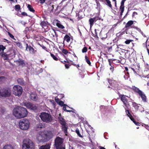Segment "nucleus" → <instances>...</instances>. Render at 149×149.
Returning a JSON list of instances; mask_svg holds the SVG:
<instances>
[{"label":"nucleus","mask_w":149,"mask_h":149,"mask_svg":"<svg viewBox=\"0 0 149 149\" xmlns=\"http://www.w3.org/2000/svg\"><path fill=\"white\" fill-rule=\"evenodd\" d=\"M15 50H13L10 54H7L6 52H3L1 54V56L3 58L4 60H8L9 57H15Z\"/></svg>","instance_id":"9d476101"},{"label":"nucleus","mask_w":149,"mask_h":149,"mask_svg":"<svg viewBox=\"0 0 149 149\" xmlns=\"http://www.w3.org/2000/svg\"><path fill=\"white\" fill-rule=\"evenodd\" d=\"M16 63L18 64L19 65L21 66L22 67H24L25 66L24 61L21 58H19L18 60H17Z\"/></svg>","instance_id":"f3484780"},{"label":"nucleus","mask_w":149,"mask_h":149,"mask_svg":"<svg viewBox=\"0 0 149 149\" xmlns=\"http://www.w3.org/2000/svg\"><path fill=\"white\" fill-rule=\"evenodd\" d=\"M132 106L134 107L135 109L136 110H137L139 109V106L138 104L135 102H132Z\"/></svg>","instance_id":"a878e982"},{"label":"nucleus","mask_w":149,"mask_h":149,"mask_svg":"<svg viewBox=\"0 0 149 149\" xmlns=\"http://www.w3.org/2000/svg\"><path fill=\"white\" fill-rule=\"evenodd\" d=\"M133 40H127L125 42V43L127 45L129 44L131 42L133 41Z\"/></svg>","instance_id":"c03bdc74"},{"label":"nucleus","mask_w":149,"mask_h":149,"mask_svg":"<svg viewBox=\"0 0 149 149\" xmlns=\"http://www.w3.org/2000/svg\"><path fill=\"white\" fill-rule=\"evenodd\" d=\"M125 70L126 71H127V74H129V72H128V71H129V68H128L127 67H125Z\"/></svg>","instance_id":"5fc2aeb1"},{"label":"nucleus","mask_w":149,"mask_h":149,"mask_svg":"<svg viewBox=\"0 0 149 149\" xmlns=\"http://www.w3.org/2000/svg\"><path fill=\"white\" fill-rule=\"evenodd\" d=\"M41 132V135L43 136L45 141L48 139H49L52 134L51 132L44 131Z\"/></svg>","instance_id":"4468645a"},{"label":"nucleus","mask_w":149,"mask_h":149,"mask_svg":"<svg viewBox=\"0 0 149 149\" xmlns=\"http://www.w3.org/2000/svg\"><path fill=\"white\" fill-rule=\"evenodd\" d=\"M7 33H8V35L11 38H12L14 40H16V39L14 38V36L12 34H11L10 32H7Z\"/></svg>","instance_id":"58836bf2"},{"label":"nucleus","mask_w":149,"mask_h":149,"mask_svg":"<svg viewBox=\"0 0 149 149\" xmlns=\"http://www.w3.org/2000/svg\"><path fill=\"white\" fill-rule=\"evenodd\" d=\"M3 149H14V148L12 146L7 145L3 147Z\"/></svg>","instance_id":"c756f323"},{"label":"nucleus","mask_w":149,"mask_h":149,"mask_svg":"<svg viewBox=\"0 0 149 149\" xmlns=\"http://www.w3.org/2000/svg\"><path fill=\"white\" fill-rule=\"evenodd\" d=\"M65 67L66 69H68L70 66V65L69 64H65Z\"/></svg>","instance_id":"864d4df0"},{"label":"nucleus","mask_w":149,"mask_h":149,"mask_svg":"<svg viewBox=\"0 0 149 149\" xmlns=\"http://www.w3.org/2000/svg\"><path fill=\"white\" fill-rule=\"evenodd\" d=\"M66 106H63V109L64 111H66V110H67L66 109ZM67 106H68L67 105Z\"/></svg>","instance_id":"774afa93"},{"label":"nucleus","mask_w":149,"mask_h":149,"mask_svg":"<svg viewBox=\"0 0 149 149\" xmlns=\"http://www.w3.org/2000/svg\"><path fill=\"white\" fill-rule=\"evenodd\" d=\"M138 14V13L137 12H134L133 13L132 15V17H134V16L135 15H137Z\"/></svg>","instance_id":"4d7b16f0"},{"label":"nucleus","mask_w":149,"mask_h":149,"mask_svg":"<svg viewBox=\"0 0 149 149\" xmlns=\"http://www.w3.org/2000/svg\"><path fill=\"white\" fill-rule=\"evenodd\" d=\"M134 22L132 20H130L125 25V27L126 29L125 30V31L127 34L130 33H128V30L129 29L128 27L133 24Z\"/></svg>","instance_id":"dca6fc26"},{"label":"nucleus","mask_w":149,"mask_h":149,"mask_svg":"<svg viewBox=\"0 0 149 149\" xmlns=\"http://www.w3.org/2000/svg\"><path fill=\"white\" fill-rule=\"evenodd\" d=\"M133 122L136 125H138L139 124V123L136 122L135 120Z\"/></svg>","instance_id":"69168bd1"},{"label":"nucleus","mask_w":149,"mask_h":149,"mask_svg":"<svg viewBox=\"0 0 149 149\" xmlns=\"http://www.w3.org/2000/svg\"><path fill=\"white\" fill-rule=\"evenodd\" d=\"M56 25V26L60 29H63L62 31L65 33H67V31L64 29L65 28V27L62 24L61 22L58 20V19L56 20L55 21Z\"/></svg>","instance_id":"2eb2a0df"},{"label":"nucleus","mask_w":149,"mask_h":149,"mask_svg":"<svg viewBox=\"0 0 149 149\" xmlns=\"http://www.w3.org/2000/svg\"><path fill=\"white\" fill-rule=\"evenodd\" d=\"M17 81L19 84L23 85L24 84V81L22 78H19L17 80Z\"/></svg>","instance_id":"c85d7f7f"},{"label":"nucleus","mask_w":149,"mask_h":149,"mask_svg":"<svg viewBox=\"0 0 149 149\" xmlns=\"http://www.w3.org/2000/svg\"><path fill=\"white\" fill-rule=\"evenodd\" d=\"M22 88L20 86L15 85L13 88V93L15 96H20L22 93Z\"/></svg>","instance_id":"6e6552de"},{"label":"nucleus","mask_w":149,"mask_h":149,"mask_svg":"<svg viewBox=\"0 0 149 149\" xmlns=\"http://www.w3.org/2000/svg\"><path fill=\"white\" fill-rule=\"evenodd\" d=\"M55 101L58 103H58L59 102H60V100L57 98V99H56L55 98Z\"/></svg>","instance_id":"052dcab7"},{"label":"nucleus","mask_w":149,"mask_h":149,"mask_svg":"<svg viewBox=\"0 0 149 149\" xmlns=\"http://www.w3.org/2000/svg\"><path fill=\"white\" fill-rule=\"evenodd\" d=\"M40 25L42 28H44L45 26H47V24L44 21L41 22L40 23Z\"/></svg>","instance_id":"473e14b6"},{"label":"nucleus","mask_w":149,"mask_h":149,"mask_svg":"<svg viewBox=\"0 0 149 149\" xmlns=\"http://www.w3.org/2000/svg\"><path fill=\"white\" fill-rule=\"evenodd\" d=\"M45 126V124L43 123H40L36 125V128L37 129L40 130L43 128H44Z\"/></svg>","instance_id":"412c9836"},{"label":"nucleus","mask_w":149,"mask_h":149,"mask_svg":"<svg viewBox=\"0 0 149 149\" xmlns=\"http://www.w3.org/2000/svg\"><path fill=\"white\" fill-rule=\"evenodd\" d=\"M135 28L137 31L140 32L143 35V31L141 30L140 28L137 27H136Z\"/></svg>","instance_id":"49530a36"},{"label":"nucleus","mask_w":149,"mask_h":149,"mask_svg":"<svg viewBox=\"0 0 149 149\" xmlns=\"http://www.w3.org/2000/svg\"><path fill=\"white\" fill-rule=\"evenodd\" d=\"M131 89L136 93L138 95L141 97L142 101L144 102H147V98L144 93L139 89L135 86H132Z\"/></svg>","instance_id":"20e7f679"},{"label":"nucleus","mask_w":149,"mask_h":149,"mask_svg":"<svg viewBox=\"0 0 149 149\" xmlns=\"http://www.w3.org/2000/svg\"><path fill=\"white\" fill-rule=\"evenodd\" d=\"M55 5H52L51 6L49 7L48 9L50 10L51 12H53L54 11V7Z\"/></svg>","instance_id":"e433bc0d"},{"label":"nucleus","mask_w":149,"mask_h":149,"mask_svg":"<svg viewBox=\"0 0 149 149\" xmlns=\"http://www.w3.org/2000/svg\"><path fill=\"white\" fill-rule=\"evenodd\" d=\"M29 31V28L28 27H26L24 31V33L26 34L27 32Z\"/></svg>","instance_id":"09e8293b"},{"label":"nucleus","mask_w":149,"mask_h":149,"mask_svg":"<svg viewBox=\"0 0 149 149\" xmlns=\"http://www.w3.org/2000/svg\"><path fill=\"white\" fill-rule=\"evenodd\" d=\"M55 7L56 8L54 9V11L55 12H56L58 10V8L60 7V6H56L55 5Z\"/></svg>","instance_id":"13d9d810"},{"label":"nucleus","mask_w":149,"mask_h":149,"mask_svg":"<svg viewBox=\"0 0 149 149\" xmlns=\"http://www.w3.org/2000/svg\"><path fill=\"white\" fill-rule=\"evenodd\" d=\"M50 55L53 58V59L55 61H57L59 60L58 58L57 55H54L53 54L50 53Z\"/></svg>","instance_id":"cd10ccee"},{"label":"nucleus","mask_w":149,"mask_h":149,"mask_svg":"<svg viewBox=\"0 0 149 149\" xmlns=\"http://www.w3.org/2000/svg\"><path fill=\"white\" fill-rule=\"evenodd\" d=\"M110 69L111 70V72H113L114 70V67L113 66H111V67L110 68Z\"/></svg>","instance_id":"6e6d98bb"},{"label":"nucleus","mask_w":149,"mask_h":149,"mask_svg":"<svg viewBox=\"0 0 149 149\" xmlns=\"http://www.w3.org/2000/svg\"><path fill=\"white\" fill-rule=\"evenodd\" d=\"M27 8H28L29 10L31 12L33 13H34L35 11V10L34 9L32 6L29 4H28L27 6Z\"/></svg>","instance_id":"bb28decb"},{"label":"nucleus","mask_w":149,"mask_h":149,"mask_svg":"<svg viewBox=\"0 0 149 149\" xmlns=\"http://www.w3.org/2000/svg\"><path fill=\"white\" fill-rule=\"evenodd\" d=\"M60 105L61 106H67V105L66 104H64V102H63L62 101H60V102H59L58 104Z\"/></svg>","instance_id":"a19ab883"},{"label":"nucleus","mask_w":149,"mask_h":149,"mask_svg":"<svg viewBox=\"0 0 149 149\" xmlns=\"http://www.w3.org/2000/svg\"><path fill=\"white\" fill-rule=\"evenodd\" d=\"M63 143V139L59 136L57 137L54 141V145L56 149H59L62 147V144Z\"/></svg>","instance_id":"1a4fd4ad"},{"label":"nucleus","mask_w":149,"mask_h":149,"mask_svg":"<svg viewBox=\"0 0 149 149\" xmlns=\"http://www.w3.org/2000/svg\"><path fill=\"white\" fill-rule=\"evenodd\" d=\"M124 50L125 51V54L124 57L125 58H127L128 57L129 55V54L128 53V50Z\"/></svg>","instance_id":"f704fd0d"},{"label":"nucleus","mask_w":149,"mask_h":149,"mask_svg":"<svg viewBox=\"0 0 149 149\" xmlns=\"http://www.w3.org/2000/svg\"><path fill=\"white\" fill-rule=\"evenodd\" d=\"M16 45L18 47L20 48H22V43L21 42H15Z\"/></svg>","instance_id":"79ce46f5"},{"label":"nucleus","mask_w":149,"mask_h":149,"mask_svg":"<svg viewBox=\"0 0 149 149\" xmlns=\"http://www.w3.org/2000/svg\"><path fill=\"white\" fill-rule=\"evenodd\" d=\"M62 52L65 54H67L68 53V51L65 49H63Z\"/></svg>","instance_id":"8fccbe9b"},{"label":"nucleus","mask_w":149,"mask_h":149,"mask_svg":"<svg viewBox=\"0 0 149 149\" xmlns=\"http://www.w3.org/2000/svg\"><path fill=\"white\" fill-rule=\"evenodd\" d=\"M118 94L121 100L123 102L124 104L126 107H128L130 105L127 99L126 98V97H128L123 95L120 94L119 93H118Z\"/></svg>","instance_id":"f8f14e48"},{"label":"nucleus","mask_w":149,"mask_h":149,"mask_svg":"<svg viewBox=\"0 0 149 149\" xmlns=\"http://www.w3.org/2000/svg\"><path fill=\"white\" fill-rule=\"evenodd\" d=\"M22 149H34V145L32 141L29 139L24 140Z\"/></svg>","instance_id":"423d86ee"},{"label":"nucleus","mask_w":149,"mask_h":149,"mask_svg":"<svg viewBox=\"0 0 149 149\" xmlns=\"http://www.w3.org/2000/svg\"><path fill=\"white\" fill-rule=\"evenodd\" d=\"M25 50L29 51V53L32 54H35L37 52L36 49H35L30 45H29L27 43L26 44Z\"/></svg>","instance_id":"ddd939ff"},{"label":"nucleus","mask_w":149,"mask_h":149,"mask_svg":"<svg viewBox=\"0 0 149 149\" xmlns=\"http://www.w3.org/2000/svg\"><path fill=\"white\" fill-rule=\"evenodd\" d=\"M25 106L28 109L34 111L37 110V105L33 104L30 102H28L25 103Z\"/></svg>","instance_id":"9b49d317"},{"label":"nucleus","mask_w":149,"mask_h":149,"mask_svg":"<svg viewBox=\"0 0 149 149\" xmlns=\"http://www.w3.org/2000/svg\"><path fill=\"white\" fill-rule=\"evenodd\" d=\"M50 147V145L49 144H47L45 145H43L41 146L39 149H49Z\"/></svg>","instance_id":"5701e85b"},{"label":"nucleus","mask_w":149,"mask_h":149,"mask_svg":"<svg viewBox=\"0 0 149 149\" xmlns=\"http://www.w3.org/2000/svg\"><path fill=\"white\" fill-rule=\"evenodd\" d=\"M97 21V19H96L95 17H94L93 18H91L89 19V22L90 25V27H91L94 24V23L95 22H96Z\"/></svg>","instance_id":"4be33fe9"},{"label":"nucleus","mask_w":149,"mask_h":149,"mask_svg":"<svg viewBox=\"0 0 149 149\" xmlns=\"http://www.w3.org/2000/svg\"><path fill=\"white\" fill-rule=\"evenodd\" d=\"M11 88L8 87H4L0 88V96L4 97H9L11 95Z\"/></svg>","instance_id":"7ed1b4c3"},{"label":"nucleus","mask_w":149,"mask_h":149,"mask_svg":"<svg viewBox=\"0 0 149 149\" xmlns=\"http://www.w3.org/2000/svg\"><path fill=\"white\" fill-rule=\"evenodd\" d=\"M20 128L23 130H27L30 126V122L27 119L24 118L20 120L19 123Z\"/></svg>","instance_id":"39448f33"},{"label":"nucleus","mask_w":149,"mask_h":149,"mask_svg":"<svg viewBox=\"0 0 149 149\" xmlns=\"http://www.w3.org/2000/svg\"><path fill=\"white\" fill-rule=\"evenodd\" d=\"M5 111V109L4 108H1L0 109V114H3Z\"/></svg>","instance_id":"a18cd8bd"},{"label":"nucleus","mask_w":149,"mask_h":149,"mask_svg":"<svg viewBox=\"0 0 149 149\" xmlns=\"http://www.w3.org/2000/svg\"><path fill=\"white\" fill-rule=\"evenodd\" d=\"M125 112L126 113V114H127V115L129 117H132V115L131 114V113H130L129 110H125Z\"/></svg>","instance_id":"37998d69"},{"label":"nucleus","mask_w":149,"mask_h":149,"mask_svg":"<svg viewBox=\"0 0 149 149\" xmlns=\"http://www.w3.org/2000/svg\"><path fill=\"white\" fill-rule=\"evenodd\" d=\"M27 114L26 109L21 106H17L14 108L13 111V115L17 119L24 118L27 116Z\"/></svg>","instance_id":"f257e3e1"},{"label":"nucleus","mask_w":149,"mask_h":149,"mask_svg":"<svg viewBox=\"0 0 149 149\" xmlns=\"http://www.w3.org/2000/svg\"><path fill=\"white\" fill-rule=\"evenodd\" d=\"M37 140L39 142H42L45 141L43 136L41 135V132L38 136Z\"/></svg>","instance_id":"6ab92c4d"},{"label":"nucleus","mask_w":149,"mask_h":149,"mask_svg":"<svg viewBox=\"0 0 149 149\" xmlns=\"http://www.w3.org/2000/svg\"><path fill=\"white\" fill-rule=\"evenodd\" d=\"M70 37L69 36V35H68L67 34H66L65 36L64 37L63 44L64 45H65V41H66L67 42L69 43L70 42Z\"/></svg>","instance_id":"a211bd4d"},{"label":"nucleus","mask_w":149,"mask_h":149,"mask_svg":"<svg viewBox=\"0 0 149 149\" xmlns=\"http://www.w3.org/2000/svg\"><path fill=\"white\" fill-rule=\"evenodd\" d=\"M39 117L41 120L44 122L49 123L52 121L53 117L49 113L45 112H42L40 113Z\"/></svg>","instance_id":"f03ea898"},{"label":"nucleus","mask_w":149,"mask_h":149,"mask_svg":"<svg viewBox=\"0 0 149 149\" xmlns=\"http://www.w3.org/2000/svg\"><path fill=\"white\" fill-rule=\"evenodd\" d=\"M131 120H132L133 122L135 120L134 118L132 116V117H129Z\"/></svg>","instance_id":"e2e57ef3"},{"label":"nucleus","mask_w":149,"mask_h":149,"mask_svg":"<svg viewBox=\"0 0 149 149\" xmlns=\"http://www.w3.org/2000/svg\"><path fill=\"white\" fill-rule=\"evenodd\" d=\"M39 1L41 3L43 4L44 3L45 0H39Z\"/></svg>","instance_id":"338daca9"},{"label":"nucleus","mask_w":149,"mask_h":149,"mask_svg":"<svg viewBox=\"0 0 149 149\" xmlns=\"http://www.w3.org/2000/svg\"><path fill=\"white\" fill-rule=\"evenodd\" d=\"M88 50L87 48L85 46L82 49V52L83 53L86 52Z\"/></svg>","instance_id":"ea45409f"},{"label":"nucleus","mask_w":149,"mask_h":149,"mask_svg":"<svg viewBox=\"0 0 149 149\" xmlns=\"http://www.w3.org/2000/svg\"><path fill=\"white\" fill-rule=\"evenodd\" d=\"M85 60L86 61V62L88 64V65L91 66V63L88 57L87 56V55H85Z\"/></svg>","instance_id":"2f4dec72"},{"label":"nucleus","mask_w":149,"mask_h":149,"mask_svg":"<svg viewBox=\"0 0 149 149\" xmlns=\"http://www.w3.org/2000/svg\"><path fill=\"white\" fill-rule=\"evenodd\" d=\"M6 49V47L3 45H0V52L2 53L3 52L4 50Z\"/></svg>","instance_id":"c9c22d12"},{"label":"nucleus","mask_w":149,"mask_h":149,"mask_svg":"<svg viewBox=\"0 0 149 149\" xmlns=\"http://www.w3.org/2000/svg\"><path fill=\"white\" fill-rule=\"evenodd\" d=\"M124 6H120L119 10L120 11H121L120 12V14L121 16L123 15V13L124 10Z\"/></svg>","instance_id":"7c9ffc66"},{"label":"nucleus","mask_w":149,"mask_h":149,"mask_svg":"<svg viewBox=\"0 0 149 149\" xmlns=\"http://www.w3.org/2000/svg\"><path fill=\"white\" fill-rule=\"evenodd\" d=\"M5 79V77L4 76L0 77V82L2 81H3V80Z\"/></svg>","instance_id":"603ef678"},{"label":"nucleus","mask_w":149,"mask_h":149,"mask_svg":"<svg viewBox=\"0 0 149 149\" xmlns=\"http://www.w3.org/2000/svg\"><path fill=\"white\" fill-rule=\"evenodd\" d=\"M31 99L33 101H37L38 99V97L36 94H31L30 96Z\"/></svg>","instance_id":"aec40b11"},{"label":"nucleus","mask_w":149,"mask_h":149,"mask_svg":"<svg viewBox=\"0 0 149 149\" xmlns=\"http://www.w3.org/2000/svg\"><path fill=\"white\" fill-rule=\"evenodd\" d=\"M107 37V33H101L100 34V38L102 40L106 39Z\"/></svg>","instance_id":"393cba45"},{"label":"nucleus","mask_w":149,"mask_h":149,"mask_svg":"<svg viewBox=\"0 0 149 149\" xmlns=\"http://www.w3.org/2000/svg\"><path fill=\"white\" fill-rule=\"evenodd\" d=\"M21 14L23 16H27L28 15L25 12H23Z\"/></svg>","instance_id":"bf43d9fd"},{"label":"nucleus","mask_w":149,"mask_h":149,"mask_svg":"<svg viewBox=\"0 0 149 149\" xmlns=\"http://www.w3.org/2000/svg\"><path fill=\"white\" fill-rule=\"evenodd\" d=\"M108 62H109V65L111 66H112V64L111 63V59H109L108 60Z\"/></svg>","instance_id":"0e129e2a"},{"label":"nucleus","mask_w":149,"mask_h":149,"mask_svg":"<svg viewBox=\"0 0 149 149\" xmlns=\"http://www.w3.org/2000/svg\"><path fill=\"white\" fill-rule=\"evenodd\" d=\"M139 67L137 65L136 66H134V68L129 67V71H130L132 70L134 73H136V69H138V70H139Z\"/></svg>","instance_id":"b1692460"},{"label":"nucleus","mask_w":149,"mask_h":149,"mask_svg":"<svg viewBox=\"0 0 149 149\" xmlns=\"http://www.w3.org/2000/svg\"><path fill=\"white\" fill-rule=\"evenodd\" d=\"M107 5L110 8H112V6L111 4V2L110 1H109L107 2Z\"/></svg>","instance_id":"de8ad7c7"},{"label":"nucleus","mask_w":149,"mask_h":149,"mask_svg":"<svg viewBox=\"0 0 149 149\" xmlns=\"http://www.w3.org/2000/svg\"><path fill=\"white\" fill-rule=\"evenodd\" d=\"M75 132L77 134L78 136L82 138V136L80 134L79 130L78 129H77L75 130Z\"/></svg>","instance_id":"4c0bfd02"},{"label":"nucleus","mask_w":149,"mask_h":149,"mask_svg":"<svg viewBox=\"0 0 149 149\" xmlns=\"http://www.w3.org/2000/svg\"><path fill=\"white\" fill-rule=\"evenodd\" d=\"M15 9L17 11H18L21 9L20 6L19 5H16L15 6Z\"/></svg>","instance_id":"72a5a7b5"},{"label":"nucleus","mask_w":149,"mask_h":149,"mask_svg":"<svg viewBox=\"0 0 149 149\" xmlns=\"http://www.w3.org/2000/svg\"><path fill=\"white\" fill-rule=\"evenodd\" d=\"M58 120L59 123L61 125V129L62 131L64 132L65 135H67V133L68 127V124L66 123L65 119L62 117H59Z\"/></svg>","instance_id":"0eeeda50"},{"label":"nucleus","mask_w":149,"mask_h":149,"mask_svg":"<svg viewBox=\"0 0 149 149\" xmlns=\"http://www.w3.org/2000/svg\"><path fill=\"white\" fill-rule=\"evenodd\" d=\"M146 69L149 70V65L147 64L146 65Z\"/></svg>","instance_id":"680f3d73"},{"label":"nucleus","mask_w":149,"mask_h":149,"mask_svg":"<svg viewBox=\"0 0 149 149\" xmlns=\"http://www.w3.org/2000/svg\"><path fill=\"white\" fill-rule=\"evenodd\" d=\"M39 45L42 47V48L45 50L47 52L48 51V50H47V48L45 46H44L43 45H40L39 44Z\"/></svg>","instance_id":"3c124183"}]
</instances>
